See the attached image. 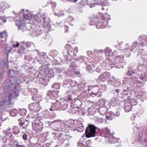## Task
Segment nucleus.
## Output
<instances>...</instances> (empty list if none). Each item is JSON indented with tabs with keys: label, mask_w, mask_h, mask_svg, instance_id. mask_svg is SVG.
Listing matches in <instances>:
<instances>
[{
	"label": "nucleus",
	"mask_w": 147,
	"mask_h": 147,
	"mask_svg": "<svg viewBox=\"0 0 147 147\" xmlns=\"http://www.w3.org/2000/svg\"><path fill=\"white\" fill-rule=\"evenodd\" d=\"M96 128L97 127L94 125L89 124L86 130V137L87 138H90L95 136L96 133Z\"/></svg>",
	"instance_id": "f257e3e1"
},
{
	"label": "nucleus",
	"mask_w": 147,
	"mask_h": 147,
	"mask_svg": "<svg viewBox=\"0 0 147 147\" xmlns=\"http://www.w3.org/2000/svg\"><path fill=\"white\" fill-rule=\"evenodd\" d=\"M98 79L102 81L108 80L111 82H115V78L114 76L111 77V74L107 72L103 73L98 77Z\"/></svg>",
	"instance_id": "f03ea898"
},
{
	"label": "nucleus",
	"mask_w": 147,
	"mask_h": 147,
	"mask_svg": "<svg viewBox=\"0 0 147 147\" xmlns=\"http://www.w3.org/2000/svg\"><path fill=\"white\" fill-rule=\"evenodd\" d=\"M32 127L33 129L36 131H41L42 128V124L37 120L33 121L32 123Z\"/></svg>",
	"instance_id": "7ed1b4c3"
},
{
	"label": "nucleus",
	"mask_w": 147,
	"mask_h": 147,
	"mask_svg": "<svg viewBox=\"0 0 147 147\" xmlns=\"http://www.w3.org/2000/svg\"><path fill=\"white\" fill-rule=\"evenodd\" d=\"M15 78H12L7 80L5 85V89L11 90L14 86V84L15 82Z\"/></svg>",
	"instance_id": "20e7f679"
},
{
	"label": "nucleus",
	"mask_w": 147,
	"mask_h": 147,
	"mask_svg": "<svg viewBox=\"0 0 147 147\" xmlns=\"http://www.w3.org/2000/svg\"><path fill=\"white\" fill-rule=\"evenodd\" d=\"M88 90H90V92L91 94V96L92 97H94L96 95L97 93L98 92L99 88L97 86H89L88 87Z\"/></svg>",
	"instance_id": "39448f33"
},
{
	"label": "nucleus",
	"mask_w": 147,
	"mask_h": 147,
	"mask_svg": "<svg viewBox=\"0 0 147 147\" xmlns=\"http://www.w3.org/2000/svg\"><path fill=\"white\" fill-rule=\"evenodd\" d=\"M13 91L10 92L8 95V97L11 99L15 98L19 95V90L17 89V86L15 87L13 89Z\"/></svg>",
	"instance_id": "423d86ee"
},
{
	"label": "nucleus",
	"mask_w": 147,
	"mask_h": 147,
	"mask_svg": "<svg viewBox=\"0 0 147 147\" xmlns=\"http://www.w3.org/2000/svg\"><path fill=\"white\" fill-rule=\"evenodd\" d=\"M29 107L31 110L34 112H38L40 110L38 102L32 103L30 105Z\"/></svg>",
	"instance_id": "0eeeda50"
},
{
	"label": "nucleus",
	"mask_w": 147,
	"mask_h": 147,
	"mask_svg": "<svg viewBox=\"0 0 147 147\" xmlns=\"http://www.w3.org/2000/svg\"><path fill=\"white\" fill-rule=\"evenodd\" d=\"M138 39L140 42L141 45L143 46L147 45V37L146 36L143 35L140 36Z\"/></svg>",
	"instance_id": "6e6552de"
},
{
	"label": "nucleus",
	"mask_w": 147,
	"mask_h": 147,
	"mask_svg": "<svg viewBox=\"0 0 147 147\" xmlns=\"http://www.w3.org/2000/svg\"><path fill=\"white\" fill-rule=\"evenodd\" d=\"M59 91L58 90L53 91H49L47 94L49 96L50 98L52 99H55L58 97V94Z\"/></svg>",
	"instance_id": "1a4fd4ad"
},
{
	"label": "nucleus",
	"mask_w": 147,
	"mask_h": 147,
	"mask_svg": "<svg viewBox=\"0 0 147 147\" xmlns=\"http://www.w3.org/2000/svg\"><path fill=\"white\" fill-rule=\"evenodd\" d=\"M68 50L67 52L70 55H73L74 56L76 55V53L78 52V48L77 47H75L73 49L71 45L68 46Z\"/></svg>",
	"instance_id": "9d476101"
},
{
	"label": "nucleus",
	"mask_w": 147,
	"mask_h": 147,
	"mask_svg": "<svg viewBox=\"0 0 147 147\" xmlns=\"http://www.w3.org/2000/svg\"><path fill=\"white\" fill-rule=\"evenodd\" d=\"M81 105V102L79 100H77L73 101L71 104V107L72 108L80 109Z\"/></svg>",
	"instance_id": "9b49d317"
},
{
	"label": "nucleus",
	"mask_w": 147,
	"mask_h": 147,
	"mask_svg": "<svg viewBox=\"0 0 147 147\" xmlns=\"http://www.w3.org/2000/svg\"><path fill=\"white\" fill-rule=\"evenodd\" d=\"M19 121L20 125L23 126V128H26L29 125L28 121L25 120L23 118L20 119H19Z\"/></svg>",
	"instance_id": "f8f14e48"
},
{
	"label": "nucleus",
	"mask_w": 147,
	"mask_h": 147,
	"mask_svg": "<svg viewBox=\"0 0 147 147\" xmlns=\"http://www.w3.org/2000/svg\"><path fill=\"white\" fill-rule=\"evenodd\" d=\"M16 24L19 28L22 30L23 32L27 30V28L25 24H22L21 23L20 21H16Z\"/></svg>",
	"instance_id": "ddd939ff"
},
{
	"label": "nucleus",
	"mask_w": 147,
	"mask_h": 147,
	"mask_svg": "<svg viewBox=\"0 0 147 147\" xmlns=\"http://www.w3.org/2000/svg\"><path fill=\"white\" fill-rule=\"evenodd\" d=\"M63 121L60 119H56L51 123L53 125L55 126V127L57 128H59L61 126V124L63 123Z\"/></svg>",
	"instance_id": "4468645a"
},
{
	"label": "nucleus",
	"mask_w": 147,
	"mask_h": 147,
	"mask_svg": "<svg viewBox=\"0 0 147 147\" xmlns=\"http://www.w3.org/2000/svg\"><path fill=\"white\" fill-rule=\"evenodd\" d=\"M10 100L8 98H4L0 102V104L2 106H4L9 104Z\"/></svg>",
	"instance_id": "2eb2a0df"
},
{
	"label": "nucleus",
	"mask_w": 147,
	"mask_h": 147,
	"mask_svg": "<svg viewBox=\"0 0 147 147\" xmlns=\"http://www.w3.org/2000/svg\"><path fill=\"white\" fill-rule=\"evenodd\" d=\"M132 106L130 103H126L124 107L125 111L126 112H129L131 110Z\"/></svg>",
	"instance_id": "dca6fc26"
},
{
	"label": "nucleus",
	"mask_w": 147,
	"mask_h": 147,
	"mask_svg": "<svg viewBox=\"0 0 147 147\" xmlns=\"http://www.w3.org/2000/svg\"><path fill=\"white\" fill-rule=\"evenodd\" d=\"M102 133L104 135L107 136L106 137H108L110 135V131L108 128L105 127L103 128L102 129Z\"/></svg>",
	"instance_id": "f3484780"
},
{
	"label": "nucleus",
	"mask_w": 147,
	"mask_h": 147,
	"mask_svg": "<svg viewBox=\"0 0 147 147\" xmlns=\"http://www.w3.org/2000/svg\"><path fill=\"white\" fill-rule=\"evenodd\" d=\"M66 125L69 128H74V121L73 120H69V121L67 122Z\"/></svg>",
	"instance_id": "a211bd4d"
},
{
	"label": "nucleus",
	"mask_w": 147,
	"mask_h": 147,
	"mask_svg": "<svg viewBox=\"0 0 147 147\" xmlns=\"http://www.w3.org/2000/svg\"><path fill=\"white\" fill-rule=\"evenodd\" d=\"M16 73V71H14L12 69H10L9 71V75L11 77V78H15L14 77L15 76Z\"/></svg>",
	"instance_id": "6ab92c4d"
},
{
	"label": "nucleus",
	"mask_w": 147,
	"mask_h": 147,
	"mask_svg": "<svg viewBox=\"0 0 147 147\" xmlns=\"http://www.w3.org/2000/svg\"><path fill=\"white\" fill-rule=\"evenodd\" d=\"M17 112V111L16 109L11 110L10 112V115L11 116L14 117L16 115Z\"/></svg>",
	"instance_id": "aec40b11"
},
{
	"label": "nucleus",
	"mask_w": 147,
	"mask_h": 147,
	"mask_svg": "<svg viewBox=\"0 0 147 147\" xmlns=\"http://www.w3.org/2000/svg\"><path fill=\"white\" fill-rule=\"evenodd\" d=\"M118 99L117 98H113L111 99V103L112 105H115L117 104Z\"/></svg>",
	"instance_id": "412c9836"
},
{
	"label": "nucleus",
	"mask_w": 147,
	"mask_h": 147,
	"mask_svg": "<svg viewBox=\"0 0 147 147\" xmlns=\"http://www.w3.org/2000/svg\"><path fill=\"white\" fill-rule=\"evenodd\" d=\"M13 131L15 134H18L20 132V129L18 127L15 126L13 128Z\"/></svg>",
	"instance_id": "4be33fe9"
},
{
	"label": "nucleus",
	"mask_w": 147,
	"mask_h": 147,
	"mask_svg": "<svg viewBox=\"0 0 147 147\" xmlns=\"http://www.w3.org/2000/svg\"><path fill=\"white\" fill-rule=\"evenodd\" d=\"M97 109H98V111L99 113L102 114L105 113L106 109L103 107H101L98 108Z\"/></svg>",
	"instance_id": "5701e85b"
},
{
	"label": "nucleus",
	"mask_w": 147,
	"mask_h": 147,
	"mask_svg": "<svg viewBox=\"0 0 147 147\" xmlns=\"http://www.w3.org/2000/svg\"><path fill=\"white\" fill-rule=\"evenodd\" d=\"M26 110L24 109H22L20 110L19 112L20 114L22 116L25 115H26Z\"/></svg>",
	"instance_id": "b1692460"
},
{
	"label": "nucleus",
	"mask_w": 147,
	"mask_h": 147,
	"mask_svg": "<svg viewBox=\"0 0 147 147\" xmlns=\"http://www.w3.org/2000/svg\"><path fill=\"white\" fill-rule=\"evenodd\" d=\"M106 100L105 98H102V99H101L98 101V102L99 103L101 104L103 106L105 105H106Z\"/></svg>",
	"instance_id": "393cba45"
},
{
	"label": "nucleus",
	"mask_w": 147,
	"mask_h": 147,
	"mask_svg": "<svg viewBox=\"0 0 147 147\" xmlns=\"http://www.w3.org/2000/svg\"><path fill=\"white\" fill-rule=\"evenodd\" d=\"M11 145L12 147H18L19 145L18 143L14 140L11 142Z\"/></svg>",
	"instance_id": "a878e982"
},
{
	"label": "nucleus",
	"mask_w": 147,
	"mask_h": 147,
	"mask_svg": "<svg viewBox=\"0 0 147 147\" xmlns=\"http://www.w3.org/2000/svg\"><path fill=\"white\" fill-rule=\"evenodd\" d=\"M11 48L9 46H7L4 51L7 54L9 53L11 51Z\"/></svg>",
	"instance_id": "bb28decb"
},
{
	"label": "nucleus",
	"mask_w": 147,
	"mask_h": 147,
	"mask_svg": "<svg viewBox=\"0 0 147 147\" xmlns=\"http://www.w3.org/2000/svg\"><path fill=\"white\" fill-rule=\"evenodd\" d=\"M7 35L5 31L1 32L0 34V37L1 38H5L6 37Z\"/></svg>",
	"instance_id": "cd10ccee"
},
{
	"label": "nucleus",
	"mask_w": 147,
	"mask_h": 147,
	"mask_svg": "<svg viewBox=\"0 0 147 147\" xmlns=\"http://www.w3.org/2000/svg\"><path fill=\"white\" fill-rule=\"evenodd\" d=\"M112 105L111 103L109 102L108 101H106V105H105V106L106 108L108 109L110 108L111 105Z\"/></svg>",
	"instance_id": "c85d7f7f"
},
{
	"label": "nucleus",
	"mask_w": 147,
	"mask_h": 147,
	"mask_svg": "<svg viewBox=\"0 0 147 147\" xmlns=\"http://www.w3.org/2000/svg\"><path fill=\"white\" fill-rule=\"evenodd\" d=\"M43 25L42 26L44 28H46V29H47L48 30H50L49 28H48L49 26H50V25H48V22H46V23H43Z\"/></svg>",
	"instance_id": "c756f323"
},
{
	"label": "nucleus",
	"mask_w": 147,
	"mask_h": 147,
	"mask_svg": "<svg viewBox=\"0 0 147 147\" xmlns=\"http://www.w3.org/2000/svg\"><path fill=\"white\" fill-rule=\"evenodd\" d=\"M140 45H141L140 44V42L138 43L137 42H133L132 45V47L136 48L137 47H139Z\"/></svg>",
	"instance_id": "7c9ffc66"
},
{
	"label": "nucleus",
	"mask_w": 147,
	"mask_h": 147,
	"mask_svg": "<svg viewBox=\"0 0 147 147\" xmlns=\"http://www.w3.org/2000/svg\"><path fill=\"white\" fill-rule=\"evenodd\" d=\"M90 142H91L90 140L88 141L87 142L83 141L82 142V144L84 146L86 147V144H87V143L90 144Z\"/></svg>",
	"instance_id": "2f4dec72"
},
{
	"label": "nucleus",
	"mask_w": 147,
	"mask_h": 147,
	"mask_svg": "<svg viewBox=\"0 0 147 147\" xmlns=\"http://www.w3.org/2000/svg\"><path fill=\"white\" fill-rule=\"evenodd\" d=\"M24 18L27 20L30 19L31 18L30 15L28 14H26L24 15Z\"/></svg>",
	"instance_id": "473e14b6"
},
{
	"label": "nucleus",
	"mask_w": 147,
	"mask_h": 147,
	"mask_svg": "<svg viewBox=\"0 0 147 147\" xmlns=\"http://www.w3.org/2000/svg\"><path fill=\"white\" fill-rule=\"evenodd\" d=\"M107 119L108 120H112L113 119V117L109 114H108L106 115Z\"/></svg>",
	"instance_id": "72a5a7b5"
},
{
	"label": "nucleus",
	"mask_w": 147,
	"mask_h": 147,
	"mask_svg": "<svg viewBox=\"0 0 147 147\" xmlns=\"http://www.w3.org/2000/svg\"><path fill=\"white\" fill-rule=\"evenodd\" d=\"M6 62L4 61H2L0 63V66L1 67H3L6 65Z\"/></svg>",
	"instance_id": "f704fd0d"
},
{
	"label": "nucleus",
	"mask_w": 147,
	"mask_h": 147,
	"mask_svg": "<svg viewBox=\"0 0 147 147\" xmlns=\"http://www.w3.org/2000/svg\"><path fill=\"white\" fill-rule=\"evenodd\" d=\"M34 19L36 21H37L38 23L41 22V21L40 19V18H38L37 16H35L34 17Z\"/></svg>",
	"instance_id": "c9c22d12"
},
{
	"label": "nucleus",
	"mask_w": 147,
	"mask_h": 147,
	"mask_svg": "<svg viewBox=\"0 0 147 147\" xmlns=\"http://www.w3.org/2000/svg\"><path fill=\"white\" fill-rule=\"evenodd\" d=\"M21 48L20 50V52L21 53H24L25 50V48L24 47V46H21Z\"/></svg>",
	"instance_id": "e433bc0d"
},
{
	"label": "nucleus",
	"mask_w": 147,
	"mask_h": 147,
	"mask_svg": "<svg viewBox=\"0 0 147 147\" xmlns=\"http://www.w3.org/2000/svg\"><path fill=\"white\" fill-rule=\"evenodd\" d=\"M86 69L87 71H90L92 69V67L90 65H88L86 68Z\"/></svg>",
	"instance_id": "4c0bfd02"
},
{
	"label": "nucleus",
	"mask_w": 147,
	"mask_h": 147,
	"mask_svg": "<svg viewBox=\"0 0 147 147\" xmlns=\"http://www.w3.org/2000/svg\"><path fill=\"white\" fill-rule=\"evenodd\" d=\"M101 52V50H98L96 49L94 50V53L97 54H99Z\"/></svg>",
	"instance_id": "58836bf2"
},
{
	"label": "nucleus",
	"mask_w": 147,
	"mask_h": 147,
	"mask_svg": "<svg viewBox=\"0 0 147 147\" xmlns=\"http://www.w3.org/2000/svg\"><path fill=\"white\" fill-rule=\"evenodd\" d=\"M6 22V20L4 19H0V24H2L3 23L5 22Z\"/></svg>",
	"instance_id": "ea45409f"
},
{
	"label": "nucleus",
	"mask_w": 147,
	"mask_h": 147,
	"mask_svg": "<svg viewBox=\"0 0 147 147\" xmlns=\"http://www.w3.org/2000/svg\"><path fill=\"white\" fill-rule=\"evenodd\" d=\"M32 44H33L32 43L30 42H27L26 44V46L28 47H30Z\"/></svg>",
	"instance_id": "a19ab883"
},
{
	"label": "nucleus",
	"mask_w": 147,
	"mask_h": 147,
	"mask_svg": "<svg viewBox=\"0 0 147 147\" xmlns=\"http://www.w3.org/2000/svg\"><path fill=\"white\" fill-rule=\"evenodd\" d=\"M57 86L58 87L57 88H59V85L57 84H55L53 86H52V87L53 88H56Z\"/></svg>",
	"instance_id": "79ce46f5"
},
{
	"label": "nucleus",
	"mask_w": 147,
	"mask_h": 147,
	"mask_svg": "<svg viewBox=\"0 0 147 147\" xmlns=\"http://www.w3.org/2000/svg\"><path fill=\"white\" fill-rule=\"evenodd\" d=\"M27 135L26 134H24L23 136V139L24 140H26L27 139Z\"/></svg>",
	"instance_id": "37998d69"
},
{
	"label": "nucleus",
	"mask_w": 147,
	"mask_h": 147,
	"mask_svg": "<svg viewBox=\"0 0 147 147\" xmlns=\"http://www.w3.org/2000/svg\"><path fill=\"white\" fill-rule=\"evenodd\" d=\"M82 142L80 141L79 142V144H78V146L79 147H83L84 146L82 144Z\"/></svg>",
	"instance_id": "c03bdc74"
},
{
	"label": "nucleus",
	"mask_w": 147,
	"mask_h": 147,
	"mask_svg": "<svg viewBox=\"0 0 147 147\" xmlns=\"http://www.w3.org/2000/svg\"><path fill=\"white\" fill-rule=\"evenodd\" d=\"M49 110L51 111H56L55 108L53 107H51L49 109Z\"/></svg>",
	"instance_id": "a18cd8bd"
},
{
	"label": "nucleus",
	"mask_w": 147,
	"mask_h": 147,
	"mask_svg": "<svg viewBox=\"0 0 147 147\" xmlns=\"http://www.w3.org/2000/svg\"><path fill=\"white\" fill-rule=\"evenodd\" d=\"M113 114L117 117H118L120 115V113L119 112H117L115 113H114Z\"/></svg>",
	"instance_id": "49530a36"
},
{
	"label": "nucleus",
	"mask_w": 147,
	"mask_h": 147,
	"mask_svg": "<svg viewBox=\"0 0 147 147\" xmlns=\"http://www.w3.org/2000/svg\"><path fill=\"white\" fill-rule=\"evenodd\" d=\"M20 44L21 46H24V45L26 44L25 41H22L20 42Z\"/></svg>",
	"instance_id": "de8ad7c7"
},
{
	"label": "nucleus",
	"mask_w": 147,
	"mask_h": 147,
	"mask_svg": "<svg viewBox=\"0 0 147 147\" xmlns=\"http://www.w3.org/2000/svg\"><path fill=\"white\" fill-rule=\"evenodd\" d=\"M20 44V43H19L18 42H17L16 45H15V44H14L13 45V47H18L19 46Z\"/></svg>",
	"instance_id": "09e8293b"
},
{
	"label": "nucleus",
	"mask_w": 147,
	"mask_h": 147,
	"mask_svg": "<svg viewBox=\"0 0 147 147\" xmlns=\"http://www.w3.org/2000/svg\"><path fill=\"white\" fill-rule=\"evenodd\" d=\"M46 16L45 14H43L41 16V18L43 19L46 18Z\"/></svg>",
	"instance_id": "8fccbe9b"
},
{
	"label": "nucleus",
	"mask_w": 147,
	"mask_h": 147,
	"mask_svg": "<svg viewBox=\"0 0 147 147\" xmlns=\"http://www.w3.org/2000/svg\"><path fill=\"white\" fill-rule=\"evenodd\" d=\"M67 1H70L71 2H75L77 1L78 0H66Z\"/></svg>",
	"instance_id": "3c124183"
},
{
	"label": "nucleus",
	"mask_w": 147,
	"mask_h": 147,
	"mask_svg": "<svg viewBox=\"0 0 147 147\" xmlns=\"http://www.w3.org/2000/svg\"><path fill=\"white\" fill-rule=\"evenodd\" d=\"M96 71L98 72H99L100 71V68H97L96 69Z\"/></svg>",
	"instance_id": "603ef678"
},
{
	"label": "nucleus",
	"mask_w": 147,
	"mask_h": 147,
	"mask_svg": "<svg viewBox=\"0 0 147 147\" xmlns=\"http://www.w3.org/2000/svg\"><path fill=\"white\" fill-rule=\"evenodd\" d=\"M67 100H72V98L71 97H69L67 98Z\"/></svg>",
	"instance_id": "864d4df0"
},
{
	"label": "nucleus",
	"mask_w": 147,
	"mask_h": 147,
	"mask_svg": "<svg viewBox=\"0 0 147 147\" xmlns=\"http://www.w3.org/2000/svg\"><path fill=\"white\" fill-rule=\"evenodd\" d=\"M90 144L87 143V144H86V147H90Z\"/></svg>",
	"instance_id": "5fc2aeb1"
},
{
	"label": "nucleus",
	"mask_w": 147,
	"mask_h": 147,
	"mask_svg": "<svg viewBox=\"0 0 147 147\" xmlns=\"http://www.w3.org/2000/svg\"><path fill=\"white\" fill-rule=\"evenodd\" d=\"M103 0H94V1L96 2H98L99 1H100L101 2H102V1Z\"/></svg>",
	"instance_id": "6e6d98bb"
},
{
	"label": "nucleus",
	"mask_w": 147,
	"mask_h": 147,
	"mask_svg": "<svg viewBox=\"0 0 147 147\" xmlns=\"http://www.w3.org/2000/svg\"><path fill=\"white\" fill-rule=\"evenodd\" d=\"M1 119L0 118V126L1 125Z\"/></svg>",
	"instance_id": "4d7b16f0"
},
{
	"label": "nucleus",
	"mask_w": 147,
	"mask_h": 147,
	"mask_svg": "<svg viewBox=\"0 0 147 147\" xmlns=\"http://www.w3.org/2000/svg\"><path fill=\"white\" fill-rule=\"evenodd\" d=\"M115 91L117 93H118L119 92V91L118 89H116L115 90Z\"/></svg>",
	"instance_id": "13d9d810"
},
{
	"label": "nucleus",
	"mask_w": 147,
	"mask_h": 147,
	"mask_svg": "<svg viewBox=\"0 0 147 147\" xmlns=\"http://www.w3.org/2000/svg\"><path fill=\"white\" fill-rule=\"evenodd\" d=\"M18 147H24V146L21 145H19L18 146Z\"/></svg>",
	"instance_id": "bf43d9fd"
},
{
	"label": "nucleus",
	"mask_w": 147,
	"mask_h": 147,
	"mask_svg": "<svg viewBox=\"0 0 147 147\" xmlns=\"http://www.w3.org/2000/svg\"><path fill=\"white\" fill-rule=\"evenodd\" d=\"M123 92H124V93L125 92H127V91L125 90H123Z\"/></svg>",
	"instance_id": "052dcab7"
},
{
	"label": "nucleus",
	"mask_w": 147,
	"mask_h": 147,
	"mask_svg": "<svg viewBox=\"0 0 147 147\" xmlns=\"http://www.w3.org/2000/svg\"><path fill=\"white\" fill-rule=\"evenodd\" d=\"M45 134H46V136H48V132H47Z\"/></svg>",
	"instance_id": "680f3d73"
},
{
	"label": "nucleus",
	"mask_w": 147,
	"mask_h": 147,
	"mask_svg": "<svg viewBox=\"0 0 147 147\" xmlns=\"http://www.w3.org/2000/svg\"><path fill=\"white\" fill-rule=\"evenodd\" d=\"M32 98L33 100H34L35 99L34 98V96H32Z\"/></svg>",
	"instance_id": "e2e57ef3"
},
{
	"label": "nucleus",
	"mask_w": 147,
	"mask_h": 147,
	"mask_svg": "<svg viewBox=\"0 0 147 147\" xmlns=\"http://www.w3.org/2000/svg\"><path fill=\"white\" fill-rule=\"evenodd\" d=\"M124 94H125L128 95V93H127V92H125L124 93Z\"/></svg>",
	"instance_id": "0e129e2a"
},
{
	"label": "nucleus",
	"mask_w": 147,
	"mask_h": 147,
	"mask_svg": "<svg viewBox=\"0 0 147 147\" xmlns=\"http://www.w3.org/2000/svg\"><path fill=\"white\" fill-rule=\"evenodd\" d=\"M129 45V43H127L126 45L127 46H128Z\"/></svg>",
	"instance_id": "69168bd1"
},
{
	"label": "nucleus",
	"mask_w": 147,
	"mask_h": 147,
	"mask_svg": "<svg viewBox=\"0 0 147 147\" xmlns=\"http://www.w3.org/2000/svg\"><path fill=\"white\" fill-rule=\"evenodd\" d=\"M78 72H76V74H78Z\"/></svg>",
	"instance_id": "338daca9"
},
{
	"label": "nucleus",
	"mask_w": 147,
	"mask_h": 147,
	"mask_svg": "<svg viewBox=\"0 0 147 147\" xmlns=\"http://www.w3.org/2000/svg\"><path fill=\"white\" fill-rule=\"evenodd\" d=\"M69 18H71V19H72V18L71 17H70Z\"/></svg>",
	"instance_id": "774afa93"
}]
</instances>
